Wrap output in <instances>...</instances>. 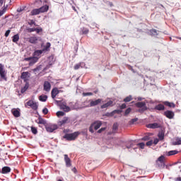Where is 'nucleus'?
Returning <instances> with one entry per match:
<instances>
[{
    "instance_id": "1",
    "label": "nucleus",
    "mask_w": 181,
    "mask_h": 181,
    "mask_svg": "<svg viewBox=\"0 0 181 181\" xmlns=\"http://www.w3.org/2000/svg\"><path fill=\"white\" fill-rule=\"evenodd\" d=\"M135 107L139 108L138 112H140V114H144L145 111L148 110V107H146V103L145 102H137L135 103Z\"/></svg>"
},
{
    "instance_id": "2",
    "label": "nucleus",
    "mask_w": 181,
    "mask_h": 181,
    "mask_svg": "<svg viewBox=\"0 0 181 181\" xmlns=\"http://www.w3.org/2000/svg\"><path fill=\"white\" fill-rule=\"evenodd\" d=\"M101 125H103L102 121H95L90 124L89 127V131L91 132V134H94V129L95 131H97V129H99L100 128Z\"/></svg>"
},
{
    "instance_id": "3",
    "label": "nucleus",
    "mask_w": 181,
    "mask_h": 181,
    "mask_svg": "<svg viewBox=\"0 0 181 181\" xmlns=\"http://www.w3.org/2000/svg\"><path fill=\"white\" fill-rule=\"evenodd\" d=\"M80 134V132H75L72 134H65V135L63 136V139L66 141H75Z\"/></svg>"
},
{
    "instance_id": "4",
    "label": "nucleus",
    "mask_w": 181,
    "mask_h": 181,
    "mask_svg": "<svg viewBox=\"0 0 181 181\" xmlns=\"http://www.w3.org/2000/svg\"><path fill=\"white\" fill-rule=\"evenodd\" d=\"M25 107H30V108H32V110H33L34 111H36V110H37L39 105H37V103L33 101V100H28L26 103H25Z\"/></svg>"
},
{
    "instance_id": "5",
    "label": "nucleus",
    "mask_w": 181,
    "mask_h": 181,
    "mask_svg": "<svg viewBox=\"0 0 181 181\" xmlns=\"http://www.w3.org/2000/svg\"><path fill=\"white\" fill-rule=\"evenodd\" d=\"M59 127L57 124H47L45 125V129L47 132H53L54 131H56Z\"/></svg>"
},
{
    "instance_id": "6",
    "label": "nucleus",
    "mask_w": 181,
    "mask_h": 181,
    "mask_svg": "<svg viewBox=\"0 0 181 181\" xmlns=\"http://www.w3.org/2000/svg\"><path fill=\"white\" fill-rule=\"evenodd\" d=\"M24 60L25 62H29V66H33L35 63H37V60H39V58L34 57H27L25 58Z\"/></svg>"
},
{
    "instance_id": "7",
    "label": "nucleus",
    "mask_w": 181,
    "mask_h": 181,
    "mask_svg": "<svg viewBox=\"0 0 181 181\" xmlns=\"http://www.w3.org/2000/svg\"><path fill=\"white\" fill-rule=\"evenodd\" d=\"M164 115L166 118H168V119H173V118H175V112L172 110H166L164 112Z\"/></svg>"
},
{
    "instance_id": "8",
    "label": "nucleus",
    "mask_w": 181,
    "mask_h": 181,
    "mask_svg": "<svg viewBox=\"0 0 181 181\" xmlns=\"http://www.w3.org/2000/svg\"><path fill=\"white\" fill-rule=\"evenodd\" d=\"M70 119L68 117H64L62 120L58 122V125L59 127H62V125H64L66 124H69Z\"/></svg>"
},
{
    "instance_id": "9",
    "label": "nucleus",
    "mask_w": 181,
    "mask_h": 181,
    "mask_svg": "<svg viewBox=\"0 0 181 181\" xmlns=\"http://www.w3.org/2000/svg\"><path fill=\"white\" fill-rule=\"evenodd\" d=\"M0 77L1 80H4V81H8V78L6 77V71L5 69H0Z\"/></svg>"
},
{
    "instance_id": "10",
    "label": "nucleus",
    "mask_w": 181,
    "mask_h": 181,
    "mask_svg": "<svg viewBox=\"0 0 181 181\" xmlns=\"http://www.w3.org/2000/svg\"><path fill=\"white\" fill-rule=\"evenodd\" d=\"M103 103V99H97L95 100H90V107H95V105H98Z\"/></svg>"
},
{
    "instance_id": "11",
    "label": "nucleus",
    "mask_w": 181,
    "mask_h": 181,
    "mask_svg": "<svg viewBox=\"0 0 181 181\" xmlns=\"http://www.w3.org/2000/svg\"><path fill=\"white\" fill-rule=\"evenodd\" d=\"M64 158L66 168H70V166H71V160L69 158V155H64Z\"/></svg>"
},
{
    "instance_id": "12",
    "label": "nucleus",
    "mask_w": 181,
    "mask_h": 181,
    "mask_svg": "<svg viewBox=\"0 0 181 181\" xmlns=\"http://www.w3.org/2000/svg\"><path fill=\"white\" fill-rule=\"evenodd\" d=\"M60 93V90L57 88H54L51 92V97L53 100L56 98V96Z\"/></svg>"
},
{
    "instance_id": "13",
    "label": "nucleus",
    "mask_w": 181,
    "mask_h": 181,
    "mask_svg": "<svg viewBox=\"0 0 181 181\" xmlns=\"http://www.w3.org/2000/svg\"><path fill=\"white\" fill-rule=\"evenodd\" d=\"M114 106V101L109 100L107 103L102 105L100 106L101 110H104V108H108V107H113Z\"/></svg>"
},
{
    "instance_id": "14",
    "label": "nucleus",
    "mask_w": 181,
    "mask_h": 181,
    "mask_svg": "<svg viewBox=\"0 0 181 181\" xmlns=\"http://www.w3.org/2000/svg\"><path fill=\"white\" fill-rule=\"evenodd\" d=\"M50 88H52V85L47 81L44 82V91H47L49 93L50 91Z\"/></svg>"
},
{
    "instance_id": "15",
    "label": "nucleus",
    "mask_w": 181,
    "mask_h": 181,
    "mask_svg": "<svg viewBox=\"0 0 181 181\" xmlns=\"http://www.w3.org/2000/svg\"><path fill=\"white\" fill-rule=\"evenodd\" d=\"M38 40H40V37H30L28 38V42L30 43H32L33 45H36L37 43Z\"/></svg>"
},
{
    "instance_id": "16",
    "label": "nucleus",
    "mask_w": 181,
    "mask_h": 181,
    "mask_svg": "<svg viewBox=\"0 0 181 181\" xmlns=\"http://www.w3.org/2000/svg\"><path fill=\"white\" fill-rule=\"evenodd\" d=\"M147 128L151 129H156V128H160V125L158 123H151L147 125Z\"/></svg>"
},
{
    "instance_id": "17",
    "label": "nucleus",
    "mask_w": 181,
    "mask_h": 181,
    "mask_svg": "<svg viewBox=\"0 0 181 181\" xmlns=\"http://www.w3.org/2000/svg\"><path fill=\"white\" fill-rule=\"evenodd\" d=\"M61 110H63L65 112H69L71 111L70 107L66 105V104L62 103L60 105Z\"/></svg>"
},
{
    "instance_id": "18",
    "label": "nucleus",
    "mask_w": 181,
    "mask_h": 181,
    "mask_svg": "<svg viewBox=\"0 0 181 181\" xmlns=\"http://www.w3.org/2000/svg\"><path fill=\"white\" fill-rule=\"evenodd\" d=\"M11 113L13 114V117H16V118H19V117H21V112L18 110V109L11 110Z\"/></svg>"
},
{
    "instance_id": "19",
    "label": "nucleus",
    "mask_w": 181,
    "mask_h": 181,
    "mask_svg": "<svg viewBox=\"0 0 181 181\" xmlns=\"http://www.w3.org/2000/svg\"><path fill=\"white\" fill-rule=\"evenodd\" d=\"M40 11V13H45V12H47L49 11V6L48 5H45L38 8Z\"/></svg>"
},
{
    "instance_id": "20",
    "label": "nucleus",
    "mask_w": 181,
    "mask_h": 181,
    "mask_svg": "<svg viewBox=\"0 0 181 181\" xmlns=\"http://www.w3.org/2000/svg\"><path fill=\"white\" fill-rule=\"evenodd\" d=\"M51 46H52V44H50V42H47L45 45L42 46L43 52H49Z\"/></svg>"
},
{
    "instance_id": "21",
    "label": "nucleus",
    "mask_w": 181,
    "mask_h": 181,
    "mask_svg": "<svg viewBox=\"0 0 181 181\" xmlns=\"http://www.w3.org/2000/svg\"><path fill=\"white\" fill-rule=\"evenodd\" d=\"M11 168L8 166L3 167L1 169V173L3 175H6L7 173H10Z\"/></svg>"
},
{
    "instance_id": "22",
    "label": "nucleus",
    "mask_w": 181,
    "mask_h": 181,
    "mask_svg": "<svg viewBox=\"0 0 181 181\" xmlns=\"http://www.w3.org/2000/svg\"><path fill=\"white\" fill-rule=\"evenodd\" d=\"M154 110H157L158 111H165V105L163 104H158L155 106Z\"/></svg>"
},
{
    "instance_id": "23",
    "label": "nucleus",
    "mask_w": 181,
    "mask_h": 181,
    "mask_svg": "<svg viewBox=\"0 0 181 181\" xmlns=\"http://www.w3.org/2000/svg\"><path fill=\"white\" fill-rule=\"evenodd\" d=\"M163 104L167 107H170V108H175V107H176V105H175V103L168 101L163 102Z\"/></svg>"
},
{
    "instance_id": "24",
    "label": "nucleus",
    "mask_w": 181,
    "mask_h": 181,
    "mask_svg": "<svg viewBox=\"0 0 181 181\" xmlns=\"http://www.w3.org/2000/svg\"><path fill=\"white\" fill-rule=\"evenodd\" d=\"M156 163L160 169H164L165 166H166V164H165V163H162L160 161H156Z\"/></svg>"
},
{
    "instance_id": "25",
    "label": "nucleus",
    "mask_w": 181,
    "mask_h": 181,
    "mask_svg": "<svg viewBox=\"0 0 181 181\" xmlns=\"http://www.w3.org/2000/svg\"><path fill=\"white\" fill-rule=\"evenodd\" d=\"M177 153H179V151H176V150H173V151H168L166 155L167 156H172L173 155H177Z\"/></svg>"
},
{
    "instance_id": "26",
    "label": "nucleus",
    "mask_w": 181,
    "mask_h": 181,
    "mask_svg": "<svg viewBox=\"0 0 181 181\" xmlns=\"http://www.w3.org/2000/svg\"><path fill=\"white\" fill-rule=\"evenodd\" d=\"M39 13H40L39 8H35L30 12L31 16H35V15H39Z\"/></svg>"
},
{
    "instance_id": "27",
    "label": "nucleus",
    "mask_w": 181,
    "mask_h": 181,
    "mask_svg": "<svg viewBox=\"0 0 181 181\" xmlns=\"http://www.w3.org/2000/svg\"><path fill=\"white\" fill-rule=\"evenodd\" d=\"M12 41L13 43H18V42H19V34L14 35L12 37Z\"/></svg>"
},
{
    "instance_id": "28",
    "label": "nucleus",
    "mask_w": 181,
    "mask_h": 181,
    "mask_svg": "<svg viewBox=\"0 0 181 181\" xmlns=\"http://www.w3.org/2000/svg\"><path fill=\"white\" fill-rule=\"evenodd\" d=\"M40 101H42V103H45V101L47 100V95H42L39 96Z\"/></svg>"
},
{
    "instance_id": "29",
    "label": "nucleus",
    "mask_w": 181,
    "mask_h": 181,
    "mask_svg": "<svg viewBox=\"0 0 181 181\" xmlns=\"http://www.w3.org/2000/svg\"><path fill=\"white\" fill-rule=\"evenodd\" d=\"M158 136L160 141H163V139H165V132H160L158 134Z\"/></svg>"
},
{
    "instance_id": "30",
    "label": "nucleus",
    "mask_w": 181,
    "mask_h": 181,
    "mask_svg": "<svg viewBox=\"0 0 181 181\" xmlns=\"http://www.w3.org/2000/svg\"><path fill=\"white\" fill-rule=\"evenodd\" d=\"M37 124H42V125H47L46 120L43 119L42 117L38 118Z\"/></svg>"
},
{
    "instance_id": "31",
    "label": "nucleus",
    "mask_w": 181,
    "mask_h": 181,
    "mask_svg": "<svg viewBox=\"0 0 181 181\" xmlns=\"http://www.w3.org/2000/svg\"><path fill=\"white\" fill-rule=\"evenodd\" d=\"M172 145H181V139L177 138L175 141H173Z\"/></svg>"
},
{
    "instance_id": "32",
    "label": "nucleus",
    "mask_w": 181,
    "mask_h": 181,
    "mask_svg": "<svg viewBox=\"0 0 181 181\" xmlns=\"http://www.w3.org/2000/svg\"><path fill=\"white\" fill-rule=\"evenodd\" d=\"M29 74V72H23L21 76V78L22 80H26L28 78V75Z\"/></svg>"
},
{
    "instance_id": "33",
    "label": "nucleus",
    "mask_w": 181,
    "mask_h": 181,
    "mask_svg": "<svg viewBox=\"0 0 181 181\" xmlns=\"http://www.w3.org/2000/svg\"><path fill=\"white\" fill-rule=\"evenodd\" d=\"M83 62H79V63L75 64L74 66V70H78V69H80L81 67L83 68V66H81V65H83Z\"/></svg>"
},
{
    "instance_id": "34",
    "label": "nucleus",
    "mask_w": 181,
    "mask_h": 181,
    "mask_svg": "<svg viewBox=\"0 0 181 181\" xmlns=\"http://www.w3.org/2000/svg\"><path fill=\"white\" fill-rule=\"evenodd\" d=\"M124 103H129L132 101V95H129L123 100Z\"/></svg>"
},
{
    "instance_id": "35",
    "label": "nucleus",
    "mask_w": 181,
    "mask_h": 181,
    "mask_svg": "<svg viewBox=\"0 0 181 181\" xmlns=\"http://www.w3.org/2000/svg\"><path fill=\"white\" fill-rule=\"evenodd\" d=\"M42 53H45V51L43 49H38L35 52V56H40Z\"/></svg>"
},
{
    "instance_id": "36",
    "label": "nucleus",
    "mask_w": 181,
    "mask_h": 181,
    "mask_svg": "<svg viewBox=\"0 0 181 181\" xmlns=\"http://www.w3.org/2000/svg\"><path fill=\"white\" fill-rule=\"evenodd\" d=\"M156 162L165 163V156H160L157 160Z\"/></svg>"
},
{
    "instance_id": "37",
    "label": "nucleus",
    "mask_w": 181,
    "mask_h": 181,
    "mask_svg": "<svg viewBox=\"0 0 181 181\" xmlns=\"http://www.w3.org/2000/svg\"><path fill=\"white\" fill-rule=\"evenodd\" d=\"M89 32H90V30H88V28H83L82 29V34L83 35H88Z\"/></svg>"
},
{
    "instance_id": "38",
    "label": "nucleus",
    "mask_w": 181,
    "mask_h": 181,
    "mask_svg": "<svg viewBox=\"0 0 181 181\" xmlns=\"http://www.w3.org/2000/svg\"><path fill=\"white\" fill-rule=\"evenodd\" d=\"M29 88V84L26 83L25 86L21 89V93H25L26 90Z\"/></svg>"
},
{
    "instance_id": "39",
    "label": "nucleus",
    "mask_w": 181,
    "mask_h": 181,
    "mask_svg": "<svg viewBox=\"0 0 181 181\" xmlns=\"http://www.w3.org/2000/svg\"><path fill=\"white\" fill-rule=\"evenodd\" d=\"M31 132L33 134H34V135H36V134H37V129L36 127H32Z\"/></svg>"
},
{
    "instance_id": "40",
    "label": "nucleus",
    "mask_w": 181,
    "mask_h": 181,
    "mask_svg": "<svg viewBox=\"0 0 181 181\" xmlns=\"http://www.w3.org/2000/svg\"><path fill=\"white\" fill-rule=\"evenodd\" d=\"M137 146L141 148V149H144L145 148V143H139V144H137Z\"/></svg>"
},
{
    "instance_id": "41",
    "label": "nucleus",
    "mask_w": 181,
    "mask_h": 181,
    "mask_svg": "<svg viewBox=\"0 0 181 181\" xmlns=\"http://www.w3.org/2000/svg\"><path fill=\"white\" fill-rule=\"evenodd\" d=\"M64 112L58 111L57 112V117H64Z\"/></svg>"
},
{
    "instance_id": "42",
    "label": "nucleus",
    "mask_w": 181,
    "mask_h": 181,
    "mask_svg": "<svg viewBox=\"0 0 181 181\" xmlns=\"http://www.w3.org/2000/svg\"><path fill=\"white\" fill-rule=\"evenodd\" d=\"M42 113L44 114V115H47V114H49V110L47 107H45L42 110Z\"/></svg>"
},
{
    "instance_id": "43",
    "label": "nucleus",
    "mask_w": 181,
    "mask_h": 181,
    "mask_svg": "<svg viewBox=\"0 0 181 181\" xmlns=\"http://www.w3.org/2000/svg\"><path fill=\"white\" fill-rule=\"evenodd\" d=\"M5 12H6V7H4V8L0 11V18L5 13Z\"/></svg>"
},
{
    "instance_id": "44",
    "label": "nucleus",
    "mask_w": 181,
    "mask_h": 181,
    "mask_svg": "<svg viewBox=\"0 0 181 181\" xmlns=\"http://www.w3.org/2000/svg\"><path fill=\"white\" fill-rule=\"evenodd\" d=\"M82 95H83V97H87V96H88V95H93V93H91V92L83 93H82Z\"/></svg>"
},
{
    "instance_id": "45",
    "label": "nucleus",
    "mask_w": 181,
    "mask_h": 181,
    "mask_svg": "<svg viewBox=\"0 0 181 181\" xmlns=\"http://www.w3.org/2000/svg\"><path fill=\"white\" fill-rule=\"evenodd\" d=\"M118 129V124H114L112 127V131L113 132H115Z\"/></svg>"
},
{
    "instance_id": "46",
    "label": "nucleus",
    "mask_w": 181,
    "mask_h": 181,
    "mask_svg": "<svg viewBox=\"0 0 181 181\" xmlns=\"http://www.w3.org/2000/svg\"><path fill=\"white\" fill-rule=\"evenodd\" d=\"M153 144V140L148 141L146 144V146H152Z\"/></svg>"
},
{
    "instance_id": "47",
    "label": "nucleus",
    "mask_w": 181,
    "mask_h": 181,
    "mask_svg": "<svg viewBox=\"0 0 181 181\" xmlns=\"http://www.w3.org/2000/svg\"><path fill=\"white\" fill-rule=\"evenodd\" d=\"M149 139H151L149 136H145L141 139V141H149Z\"/></svg>"
},
{
    "instance_id": "48",
    "label": "nucleus",
    "mask_w": 181,
    "mask_h": 181,
    "mask_svg": "<svg viewBox=\"0 0 181 181\" xmlns=\"http://www.w3.org/2000/svg\"><path fill=\"white\" fill-rule=\"evenodd\" d=\"M35 32L36 33H40L42 32H43V29L42 28H35Z\"/></svg>"
},
{
    "instance_id": "49",
    "label": "nucleus",
    "mask_w": 181,
    "mask_h": 181,
    "mask_svg": "<svg viewBox=\"0 0 181 181\" xmlns=\"http://www.w3.org/2000/svg\"><path fill=\"white\" fill-rule=\"evenodd\" d=\"M131 112V107L127 108L124 112V115H128Z\"/></svg>"
},
{
    "instance_id": "50",
    "label": "nucleus",
    "mask_w": 181,
    "mask_h": 181,
    "mask_svg": "<svg viewBox=\"0 0 181 181\" xmlns=\"http://www.w3.org/2000/svg\"><path fill=\"white\" fill-rule=\"evenodd\" d=\"M27 30H28V32L29 33H32V32H35L36 28H28V29H27Z\"/></svg>"
},
{
    "instance_id": "51",
    "label": "nucleus",
    "mask_w": 181,
    "mask_h": 181,
    "mask_svg": "<svg viewBox=\"0 0 181 181\" xmlns=\"http://www.w3.org/2000/svg\"><path fill=\"white\" fill-rule=\"evenodd\" d=\"M105 129H107L106 127H102V128H100V129L98 131V134H101V132H103V131H105Z\"/></svg>"
},
{
    "instance_id": "52",
    "label": "nucleus",
    "mask_w": 181,
    "mask_h": 181,
    "mask_svg": "<svg viewBox=\"0 0 181 181\" xmlns=\"http://www.w3.org/2000/svg\"><path fill=\"white\" fill-rule=\"evenodd\" d=\"M125 108H127V104L123 103L120 105V110H125Z\"/></svg>"
},
{
    "instance_id": "53",
    "label": "nucleus",
    "mask_w": 181,
    "mask_h": 181,
    "mask_svg": "<svg viewBox=\"0 0 181 181\" xmlns=\"http://www.w3.org/2000/svg\"><path fill=\"white\" fill-rule=\"evenodd\" d=\"M150 33H152V35H156V33H158V32L156 31V30L155 29H152L150 30Z\"/></svg>"
},
{
    "instance_id": "54",
    "label": "nucleus",
    "mask_w": 181,
    "mask_h": 181,
    "mask_svg": "<svg viewBox=\"0 0 181 181\" xmlns=\"http://www.w3.org/2000/svg\"><path fill=\"white\" fill-rule=\"evenodd\" d=\"M9 33H11V30H6L5 33V37H8V36H9Z\"/></svg>"
},
{
    "instance_id": "55",
    "label": "nucleus",
    "mask_w": 181,
    "mask_h": 181,
    "mask_svg": "<svg viewBox=\"0 0 181 181\" xmlns=\"http://www.w3.org/2000/svg\"><path fill=\"white\" fill-rule=\"evenodd\" d=\"M113 112H115L116 114H121V112H122V110H115L113 111Z\"/></svg>"
},
{
    "instance_id": "56",
    "label": "nucleus",
    "mask_w": 181,
    "mask_h": 181,
    "mask_svg": "<svg viewBox=\"0 0 181 181\" xmlns=\"http://www.w3.org/2000/svg\"><path fill=\"white\" fill-rule=\"evenodd\" d=\"M158 142H159V139H156L153 141V144H154V145H158Z\"/></svg>"
},
{
    "instance_id": "57",
    "label": "nucleus",
    "mask_w": 181,
    "mask_h": 181,
    "mask_svg": "<svg viewBox=\"0 0 181 181\" xmlns=\"http://www.w3.org/2000/svg\"><path fill=\"white\" fill-rule=\"evenodd\" d=\"M28 25L32 26V25H36V23H35V21L31 20L30 23H28Z\"/></svg>"
},
{
    "instance_id": "58",
    "label": "nucleus",
    "mask_w": 181,
    "mask_h": 181,
    "mask_svg": "<svg viewBox=\"0 0 181 181\" xmlns=\"http://www.w3.org/2000/svg\"><path fill=\"white\" fill-rule=\"evenodd\" d=\"M136 121H138V119H132L131 120V123H132V124H134V122H136Z\"/></svg>"
},
{
    "instance_id": "59",
    "label": "nucleus",
    "mask_w": 181,
    "mask_h": 181,
    "mask_svg": "<svg viewBox=\"0 0 181 181\" xmlns=\"http://www.w3.org/2000/svg\"><path fill=\"white\" fill-rule=\"evenodd\" d=\"M72 172H74V173H77V169L76 168H72Z\"/></svg>"
},
{
    "instance_id": "60",
    "label": "nucleus",
    "mask_w": 181,
    "mask_h": 181,
    "mask_svg": "<svg viewBox=\"0 0 181 181\" xmlns=\"http://www.w3.org/2000/svg\"><path fill=\"white\" fill-rule=\"evenodd\" d=\"M4 68V64L0 63V70H3Z\"/></svg>"
},
{
    "instance_id": "61",
    "label": "nucleus",
    "mask_w": 181,
    "mask_h": 181,
    "mask_svg": "<svg viewBox=\"0 0 181 181\" xmlns=\"http://www.w3.org/2000/svg\"><path fill=\"white\" fill-rule=\"evenodd\" d=\"M5 2V0H0V4L2 6L4 5V3Z\"/></svg>"
},
{
    "instance_id": "62",
    "label": "nucleus",
    "mask_w": 181,
    "mask_h": 181,
    "mask_svg": "<svg viewBox=\"0 0 181 181\" xmlns=\"http://www.w3.org/2000/svg\"><path fill=\"white\" fill-rule=\"evenodd\" d=\"M175 180L176 181H181V177H178L175 178Z\"/></svg>"
},
{
    "instance_id": "63",
    "label": "nucleus",
    "mask_w": 181,
    "mask_h": 181,
    "mask_svg": "<svg viewBox=\"0 0 181 181\" xmlns=\"http://www.w3.org/2000/svg\"><path fill=\"white\" fill-rule=\"evenodd\" d=\"M39 71V68H35V69H34V70H33V71Z\"/></svg>"
},
{
    "instance_id": "64",
    "label": "nucleus",
    "mask_w": 181,
    "mask_h": 181,
    "mask_svg": "<svg viewBox=\"0 0 181 181\" xmlns=\"http://www.w3.org/2000/svg\"><path fill=\"white\" fill-rule=\"evenodd\" d=\"M109 5H110V6H114V4H112V2H110V3H109Z\"/></svg>"
}]
</instances>
